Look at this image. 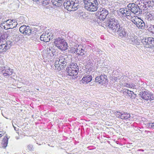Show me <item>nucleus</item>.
Masks as SVG:
<instances>
[{
	"instance_id": "obj_29",
	"label": "nucleus",
	"mask_w": 154,
	"mask_h": 154,
	"mask_svg": "<svg viewBox=\"0 0 154 154\" xmlns=\"http://www.w3.org/2000/svg\"><path fill=\"white\" fill-rule=\"evenodd\" d=\"M36 2L38 4L41 3L43 5H45L49 4L48 0H37Z\"/></svg>"
},
{
	"instance_id": "obj_23",
	"label": "nucleus",
	"mask_w": 154,
	"mask_h": 154,
	"mask_svg": "<svg viewBox=\"0 0 154 154\" xmlns=\"http://www.w3.org/2000/svg\"><path fill=\"white\" fill-rule=\"evenodd\" d=\"M81 47V46H79L77 48L76 54L78 55L82 56L84 54L85 51Z\"/></svg>"
},
{
	"instance_id": "obj_48",
	"label": "nucleus",
	"mask_w": 154,
	"mask_h": 154,
	"mask_svg": "<svg viewBox=\"0 0 154 154\" xmlns=\"http://www.w3.org/2000/svg\"><path fill=\"white\" fill-rule=\"evenodd\" d=\"M138 151H141L143 152L144 151V150L143 149H139L138 150Z\"/></svg>"
},
{
	"instance_id": "obj_13",
	"label": "nucleus",
	"mask_w": 154,
	"mask_h": 154,
	"mask_svg": "<svg viewBox=\"0 0 154 154\" xmlns=\"http://www.w3.org/2000/svg\"><path fill=\"white\" fill-rule=\"evenodd\" d=\"M2 72L4 76L10 75L13 73L12 69L8 67H3L2 68Z\"/></svg>"
},
{
	"instance_id": "obj_4",
	"label": "nucleus",
	"mask_w": 154,
	"mask_h": 154,
	"mask_svg": "<svg viewBox=\"0 0 154 154\" xmlns=\"http://www.w3.org/2000/svg\"><path fill=\"white\" fill-rule=\"evenodd\" d=\"M79 0H66L63 3L64 8L69 11H74L79 8Z\"/></svg>"
},
{
	"instance_id": "obj_15",
	"label": "nucleus",
	"mask_w": 154,
	"mask_h": 154,
	"mask_svg": "<svg viewBox=\"0 0 154 154\" xmlns=\"http://www.w3.org/2000/svg\"><path fill=\"white\" fill-rule=\"evenodd\" d=\"M66 73L67 75L71 76H75L78 74V71L77 70H74L72 69V68H70L69 67H67L66 68Z\"/></svg>"
},
{
	"instance_id": "obj_9",
	"label": "nucleus",
	"mask_w": 154,
	"mask_h": 154,
	"mask_svg": "<svg viewBox=\"0 0 154 154\" xmlns=\"http://www.w3.org/2000/svg\"><path fill=\"white\" fill-rule=\"evenodd\" d=\"M116 116L119 119H122L126 120L131 117L130 114L127 112L122 111V112L116 111L115 113Z\"/></svg>"
},
{
	"instance_id": "obj_32",
	"label": "nucleus",
	"mask_w": 154,
	"mask_h": 154,
	"mask_svg": "<svg viewBox=\"0 0 154 154\" xmlns=\"http://www.w3.org/2000/svg\"><path fill=\"white\" fill-rule=\"evenodd\" d=\"M149 45L150 47H154V38L150 37Z\"/></svg>"
},
{
	"instance_id": "obj_31",
	"label": "nucleus",
	"mask_w": 154,
	"mask_h": 154,
	"mask_svg": "<svg viewBox=\"0 0 154 154\" xmlns=\"http://www.w3.org/2000/svg\"><path fill=\"white\" fill-rule=\"evenodd\" d=\"M147 19L149 21L154 20V14L149 13L147 15Z\"/></svg>"
},
{
	"instance_id": "obj_36",
	"label": "nucleus",
	"mask_w": 154,
	"mask_h": 154,
	"mask_svg": "<svg viewBox=\"0 0 154 154\" xmlns=\"http://www.w3.org/2000/svg\"><path fill=\"white\" fill-rule=\"evenodd\" d=\"M5 20H4V21L1 23V27L2 28H4L5 29H8V26H6V24L5 22Z\"/></svg>"
},
{
	"instance_id": "obj_2",
	"label": "nucleus",
	"mask_w": 154,
	"mask_h": 154,
	"mask_svg": "<svg viewBox=\"0 0 154 154\" xmlns=\"http://www.w3.org/2000/svg\"><path fill=\"white\" fill-rule=\"evenodd\" d=\"M69 60V59L67 55L63 54H61L59 57L56 58L54 65L55 69L59 70H60L66 66Z\"/></svg>"
},
{
	"instance_id": "obj_3",
	"label": "nucleus",
	"mask_w": 154,
	"mask_h": 154,
	"mask_svg": "<svg viewBox=\"0 0 154 154\" xmlns=\"http://www.w3.org/2000/svg\"><path fill=\"white\" fill-rule=\"evenodd\" d=\"M84 8L91 12L97 11L98 8L99 3L97 0H83Z\"/></svg>"
},
{
	"instance_id": "obj_44",
	"label": "nucleus",
	"mask_w": 154,
	"mask_h": 154,
	"mask_svg": "<svg viewBox=\"0 0 154 154\" xmlns=\"http://www.w3.org/2000/svg\"><path fill=\"white\" fill-rule=\"evenodd\" d=\"M59 0V5L60 6V4L63 3V1H64V0Z\"/></svg>"
},
{
	"instance_id": "obj_27",
	"label": "nucleus",
	"mask_w": 154,
	"mask_h": 154,
	"mask_svg": "<svg viewBox=\"0 0 154 154\" xmlns=\"http://www.w3.org/2000/svg\"><path fill=\"white\" fill-rule=\"evenodd\" d=\"M8 143V138L7 137H4L2 142V144L3 145V147L5 148L7 146Z\"/></svg>"
},
{
	"instance_id": "obj_7",
	"label": "nucleus",
	"mask_w": 154,
	"mask_h": 154,
	"mask_svg": "<svg viewBox=\"0 0 154 154\" xmlns=\"http://www.w3.org/2000/svg\"><path fill=\"white\" fill-rule=\"evenodd\" d=\"M127 7L134 14H139V8L138 5L134 3H130L127 5Z\"/></svg>"
},
{
	"instance_id": "obj_14",
	"label": "nucleus",
	"mask_w": 154,
	"mask_h": 154,
	"mask_svg": "<svg viewBox=\"0 0 154 154\" xmlns=\"http://www.w3.org/2000/svg\"><path fill=\"white\" fill-rule=\"evenodd\" d=\"M6 26L8 28H13L16 27L17 25V22L15 20H8L5 21Z\"/></svg>"
},
{
	"instance_id": "obj_39",
	"label": "nucleus",
	"mask_w": 154,
	"mask_h": 154,
	"mask_svg": "<svg viewBox=\"0 0 154 154\" xmlns=\"http://www.w3.org/2000/svg\"><path fill=\"white\" fill-rule=\"evenodd\" d=\"M8 37V35L7 34H4L1 35L0 37V39L1 40H3L6 39Z\"/></svg>"
},
{
	"instance_id": "obj_38",
	"label": "nucleus",
	"mask_w": 154,
	"mask_h": 154,
	"mask_svg": "<svg viewBox=\"0 0 154 154\" xmlns=\"http://www.w3.org/2000/svg\"><path fill=\"white\" fill-rule=\"evenodd\" d=\"M5 46H7L8 47V50L11 47V45L13 44L12 42H11V41L7 42H6L5 44H4Z\"/></svg>"
},
{
	"instance_id": "obj_50",
	"label": "nucleus",
	"mask_w": 154,
	"mask_h": 154,
	"mask_svg": "<svg viewBox=\"0 0 154 154\" xmlns=\"http://www.w3.org/2000/svg\"><path fill=\"white\" fill-rule=\"evenodd\" d=\"M69 68H72V70L73 69V70H74V69H73V68H71V67H69Z\"/></svg>"
},
{
	"instance_id": "obj_11",
	"label": "nucleus",
	"mask_w": 154,
	"mask_h": 154,
	"mask_svg": "<svg viewBox=\"0 0 154 154\" xmlns=\"http://www.w3.org/2000/svg\"><path fill=\"white\" fill-rule=\"evenodd\" d=\"M19 30L21 33L28 35L30 34L31 31V28L29 26L24 25L20 26L19 29Z\"/></svg>"
},
{
	"instance_id": "obj_22",
	"label": "nucleus",
	"mask_w": 154,
	"mask_h": 154,
	"mask_svg": "<svg viewBox=\"0 0 154 154\" xmlns=\"http://www.w3.org/2000/svg\"><path fill=\"white\" fill-rule=\"evenodd\" d=\"M63 39L60 38H58L55 39V41L54 42V45L58 48L59 47H60V45L62 43V42L63 41Z\"/></svg>"
},
{
	"instance_id": "obj_47",
	"label": "nucleus",
	"mask_w": 154,
	"mask_h": 154,
	"mask_svg": "<svg viewBox=\"0 0 154 154\" xmlns=\"http://www.w3.org/2000/svg\"><path fill=\"white\" fill-rule=\"evenodd\" d=\"M13 127H14V130L15 131H17L19 129L18 128H16V127H15L13 125Z\"/></svg>"
},
{
	"instance_id": "obj_25",
	"label": "nucleus",
	"mask_w": 154,
	"mask_h": 154,
	"mask_svg": "<svg viewBox=\"0 0 154 154\" xmlns=\"http://www.w3.org/2000/svg\"><path fill=\"white\" fill-rule=\"evenodd\" d=\"M146 27L145 23L144 21L140 19V22L138 25V28L139 29H144Z\"/></svg>"
},
{
	"instance_id": "obj_8",
	"label": "nucleus",
	"mask_w": 154,
	"mask_h": 154,
	"mask_svg": "<svg viewBox=\"0 0 154 154\" xmlns=\"http://www.w3.org/2000/svg\"><path fill=\"white\" fill-rule=\"evenodd\" d=\"M140 40L138 39L137 37L133 34H130L128 36L127 41L130 44L133 45H139Z\"/></svg>"
},
{
	"instance_id": "obj_49",
	"label": "nucleus",
	"mask_w": 154,
	"mask_h": 154,
	"mask_svg": "<svg viewBox=\"0 0 154 154\" xmlns=\"http://www.w3.org/2000/svg\"><path fill=\"white\" fill-rule=\"evenodd\" d=\"M48 52V53L51 54V51L49 50Z\"/></svg>"
},
{
	"instance_id": "obj_41",
	"label": "nucleus",
	"mask_w": 154,
	"mask_h": 154,
	"mask_svg": "<svg viewBox=\"0 0 154 154\" xmlns=\"http://www.w3.org/2000/svg\"><path fill=\"white\" fill-rule=\"evenodd\" d=\"M36 29L35 28H33L32 29H31V32L30 34H32V35H35L36 33Z\"/></svg>"
},
{
	"instance_id": "obj_6",
	"label": "nucleus",
	"mask_w": 154,
	"mask_h": 154,
	"mask_svg": "<svg viewBox=\"0 0 154 154\" xmlns=\"http://www.w3.org/2000/svg\"><path fill=\"white\" fill-rule=\"evenodd\" d=\"M139 95L144 100H154V94H152L149 91H142L140 93Z\"/></svg>"
},
{
	"instance_id": "obj_34",
	"label": "nucleus",
	"mask_w": 154,
	"mask_h": 154,
	"mask_svg": "<svg viewBox=\"0 0 154 154\" xmlns=\"http://www.w3.org/2000/svg\"><path fill=\"white\" fill-rule=\"evenodd\" d=\"M70 66H71L70 67L72 68L73 69H74L75 70H77V71H79V68L77 63H72Z\"/></svg>"
},
{
	"instance_id": "obj_52",
	"label": "nucleus",
	"mask_w": 154,
	"mask_h": 154,
	"mask_svg": "<svg viewBox=\"0 0 154 154\" xmlns=\"http://www.w3.org/2000/svg\"><path fill=\"white\" fill-rule=\"evenodd\" d=\"M152 2L154 3V0H152Z\"/></svg>"
},
{
	"instance_id": "obj_35",
	"label": "nucleus",
	"mask_w": 154,
	"mask_h": 154,
	"mask_svg": "<svg viewBox=\"0 0 154 154\" xmlns=\"http://www.w3.org/2000/svg\"><path fill=\"white\" fill-rule=\"evenodd\" d=\"M148 30L150 32L154 34V25H150Z\"/></svg>"
},
{
	"instance_id": "obj_26",
	"label": "nucleus",
	"mask_w": 154,
	"mask_h": 154,
	"mask_svg": "<svg viewBox=\"0 0 154 154\" xmlns=\"http://www.w3.org/2000/svg\"><path fill=\"white\" fill-rule=\"evenodd\" d=\"M8 47L5 46L4 44L0 43V53L5 52L8 50Z\"/></svg>"
},
{
	"instance_id": "obj_21",
	"label": "nucleus",
	"mask_w": 154,
	"mask_h": 154,
	"mask_svg": "<svg viewBox=\"0 0 154 154\" xmlns=\"http://www.w3.org/2000/svg\"><path fill=\"white\" fill-rule=\"evenodd\" d=\"M62 42V43L60 45V47H59L58 49L62 51L66 50L67 49L68 47L67 43L64 39H63V41Z\"/></svg>"
},
{
	"instance_id": "obj_37",
	"label": "nucleus",
	"mask_w": 154,
	"mask_h": 154,
	"mask_svg": "<svg viewBox=\"0 0 154 154\" xmlns=\"http://www.w3.org/2000/svg\"><path fill=\"white\" fill-rule=\"evenodd\" d=\"M53 4L56 6H59V4L58 0H51Z\"/></svg>"
},
{
	"instance_id": "obj_33",
	"label": "nucleus",
	"mask_w": 154,
	"mask_h": 154,
	"mask_svg": "<svg viewBox=\"0 0 154 154\" xmlns=\"http://www.w3.org/2000/svg\"><path fill=\"white\" fill-rule=\"evenodd\" d=\"M26 149L29 151H32L34 150V147L32 144H29L27 146Z\"/></svg>"
},
{
	"instance_id": "obj_42",
	"label": "nucleus",
	"mask_w": 154,
	"mask_h": 154,
	"mask_svg": "<svg viewBox=\"0 0 154 154\" xmlns=\"http://www.w3.org/2000/svg\"><path fill=\"white\" fill-rule=\"evenodd\" d=\"M49 50L51 51V53L53 54V56L55 55V50L52 48H49Z\"/></svg>"
},
{
	"instance_id": "obj_45",
	"label": "nucleus",
	"mask_w": 154,
	"mask_h": 154,
	"mask_svg": "<svg viewBox=\"0 0 154 154\" xmlns=\"http://www.w3.org/2000/svg\"><path fill=\"white\" fill-rule=\"evenodd\" d=\"M4 16L0 15V21L1 20H2L1 21H2L4 19Z\"/></svg>"
},
{
	"instance_id": "obj_30",
	"label": "nucleus",
	"mask_w": 154,
	"mask_h": 154,
	"mask_svg": "<svg viewBox=\"0 0 154 154\" xmlns=\"http://www.w3.org/2000/svg\"><path fill=\"white\" fill-rule=\"evenodd\" d=\"M125 13L126 14H126L127 15L126 17H125L128 19L129 17H130L132 13L127 7L126 8V9H125Z\"/></svg>"
},
{
	"instance_id": "obj_40",
	"label": "nucleus",
	"mask_w": 154,
	"mask_h": 154,
	"mask_svg": "<svg viewBox=\"0 0 154 154\" xmlns=\"http://www.w3.org/2000/svg\"><path fill=\"white\" fill-rule=\"evenodd\" d=\"M147 125L149 128L154 129V122H148L147 124Z\"/></svg>"
},
{
	"instance_id": "obj_43",
	"label": "nucleus",
	"mask_w": 154,
	"mask_h": 154,
	"mask_svg": "<svg viewBox=\"0 0 154 154\" xmlns=\"http://www.w3.org/2000/svg\"><path fill=\"white\" fill-rule=\"evenodd\" d=\"M77 48H72L71 51L72 53H76Z\"/></svg>"
},
{
	"instance_id": "obj_19",
	"label": "nucleus",
	"mask_w": 154,
	"mask_h": 154,
	"mask_svg": "<svg viewBox=\"0 0 154 154\" xmlns=\"http://www.w3.org/2000/svg\"><path fill=\"white\" fill-rule=\"evenodd\" d=\"M130 20L137 27L140 22V18H139L137 16H131Z\"/></svg>"
},
{
	"instance_id": "obj_1",
	"label": "nucleus",
	"mask_w": 154,
	"mask_h": 154,
	"mask_svg": "<svg viewBox=\"0 0 154 154\" xmlns=\"http://www.w3.org/2000/svg\"><path fill=\"white\" fill-rule=\"evenodd\" d=\"M107 23L109 30L113 33L116 32L121 29V26L118 20L114 16H110L107 18Z\"/></svg>"
},
{
	"instance_id": "obj_17",
	"label": "nucleus",
	"mask_w": 154,
	"mask_h": 154,
	"mask_svg": "<svg viewBox=\"0 0 154 154\" xmlns=\"http://www.w3.org/2000/svg\"><path fill=\"white\" fill-rule=\"evenodd\" d=\"M92 78V77L91 75H85L82 78L81 81L83 84H86L90 82Z\"/></svg>"
},
{
	"instance_id": "obj_20",
	"label": "nucleus",
	"mask_w": 154,
	"mask_h": 154,
	"mask_svg": "<svg viewBox=\"0 0 154 154\" xmlns=\"http://www.w3.org/2000/svg\"><path fill=\"white\" fill-rule=\"evenodd\" d=\"M121 29L119 30L116 32L118 33L119 36L121 37H125L126 35V32L125 31V29L121 26Z\"/></svg>"
},
{
	"instance_id": "obj_12",
	"label": "nucleus",
	"mask_w": 154,
	"mask_h": 154,
	"mask_svg": "<svg viewBox=\"0 0 154 154\" xmlns=\"http://www.w3.org/2000/svg\"><path fill=\"white\" fill-rule=\"evenodd\" d=\"M106 75H101L100 76H97L95 78V82L102 85L106 83L107 80Z\"/></svg>"
},
{
	"instance_id": "obj_51",
	"label": "nucleus",
	"mask_w": 154,
	"mask_h": 154,
	"mask_svg": "<svg viewBox=\"0 0 154 154\" xmlns=\"http://www.w3.org/2000/svg\"><path fill=\"white\" fill-rule=\"evenodd\" d=\"M2 136V134H0V137H1Z\"/></svg>"
},
{
	"instance_id": "obj_16",
	"label": "nucleus",
	"mask_w": 154,
	"mask_h": 154,
	"mask_svg": "<svg viewBox=\"0 0 154 154\" xmlns=\"http://www.w3.org/2000/svg\"><path fill=\"white\" fill-rule=\"evenodd\" d=\"M123 94L132 98H135L136 97V94H134V92L129 90L128 89H124L122 91Z\"/></svg>"
},
{
	"instance_id": "obj_5",
	"label": "nucleus",
	"mask_w": 154,
	"mask_h": 154,
	"mask_svg": "<svg viewBox=\"0 0 154 154\" xmlns=\"http://www.w3.org/2000/svg\"><path fill=\"white\" fill-rule=\"evenodd\" d=\"M108 14V11L105 8H99L96 13V15L97 16L98 18L102 20H104L107 17Z\"/></svg>"
},
{
	"instance_id": "obj_28",
	"label": "nucleus",
	"mask_w": 154,
	"mask_h": 154,
	"mask_svg": "<svg viewBox=\"0 0 154 154\" xmlns=\"http://www.w3.org/2000/svg\"><path fill=\"white\" fill-rule=\"evenodd\" d=\"M150 37L143 38L141 40V42L144 45H148L149 44Z\"/></svg>"
},
{
	"instance_id": "obj_46",
	"label": "nucleus",
	"mask_w": 154,
	"mask_h": 154,
	"mask_svg": "<svg viewBox=\"0 0 154 154\" xmlns=\"http://www.w3.org/2000/svg\"><path fill=\"white\" fill-rule=\"evenodd\" d=\"M126 86L127 87H129V88H130V87L132 88V87L131 86V85H130V84H127L126 85Z\"/></svg>"
},
{
	"instance_id": "obj_53",
	"label": "nucleus",
	"mask_w": 154,
	"mask_h": 154,
	"mask_svg": "<svg viewBox=\"0 0 154 154\" xmlns=\"http://www.w3.org/2000/svg\"><path fill=\"white\" fill-rule=\"evenodd\" d=\"M12 25H12V26H14V24H13Z\"/></svg>"
},
{
	"instance_id": "obj_24",
	"label": "nucleus",
	"mask_w": 154,
	"mask_h": 154,
	"mask_svg": "<svg viewBox=\"0 0 154 154\" xmlns=\"http://www.w3.org/2000/svg\"><path fill=\"white\" fill-rule=\"evenodd\" d=\"M126 9V8H120L119 10L117 11L118 14L120 13V15H121V16L122 17H126L127 15L125 14V9Z\"/></svg>"
},
{
	"instance_id": "obj_18",
	"label": "nucleus",
	"mask_w": 154,
	"mask_h": 154,
	"mask_svg": "<svg viewBox=\"0 0 154 154\" xmlns=\"http://www.w3.org/2000/svg\"><path fill=\"white\" fill-rule=\"evenodd\" d=\"M138 5L139 8V13L140 12V10L146 11L149 7L148 2H146L145 3H140Z\"/></svg>"
},
{
	"instance_id": "obj_10",
	"label": "nucleus",
	"mask_w": 154,
	"mask_h": 154,
	"mask_svg": "<svg viewBox=\"0 0 154 154\" xmlns=\"http://www.w3.org/2000/svg\"><path fill=\"white\" fill-rule=\"evenodd\" d=\"M51 33L48 32H44L40 37V40L45 42H49L51 39H52V35H51Z\"/></svg>"
}]
</instances>
